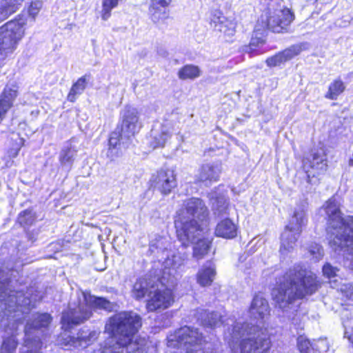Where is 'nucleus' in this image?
Here are the masks:
<instances>
[{"label": "nucleus", "mask_w": 353, "mask_h": 353, "mask_svg": "<svg viewBox=\"0 0 353 353\" xmlns=\"http://www.w3.org/2000/svg\"><path fill=\"white\" fill-rule=\"evenodd\" d=\"M77 302H70L68 310L63 312L61 323L65 330L83 323L92 316V309L113 310L114 305L108 299L91 295L89 292H81L77 295Z\"/></svg>", "instance_id": "nucleus-7"}, {"label": "nucleus", "mask_w": 353, "mask_h": 353, "mask_svg": "<svg viewBox=\"0 0 353 353\" xmlns=\"http://www.w3.org/2000/svg\"><path fill=\"white\" fill-rule=\"evenodd\" d=\"M306 203L295 209L290 223L286 225L281 237L280 252L282 255H287L291 252L295 245L302 228L305 225L307 219L305 216Z\"/></svg>", "instance_id": "nucleus-12"}, {"label": "nucleus", "mask_w": 353, "mask_h": 353, "mask_svg": "<svg viewBox=\"0 0 353 353\" xmlns=\"http://www.w3.org/2000/svg\"><path fill=\"white\" fill-rule=\"evenodd\" d=\"M124 140L127 141L126 138L121 137V130L112 132L109 139V152H112L121 141L124 143Z\"/></svg>", "instance_id": "nucleus-43"}, {"label": "nucleus", "mask_w": 353, "mask_h": 353, "mask_svg": "<svg viewBox=\"0 0 353 353\" xmlns=\"http://www.w3.org/2000/svg\"><path fill=\"white\" fill-rule=\"evenodd\" d=\"M185 259V256L184 254H173L172 257L168 256L163 262V280H168V276L173 275L176 269L181 266L183 263V261Z\"/></svg>", "instance_id": "nucleus-26"}, {"label": "nucleus", "mask_w": 353, "mask_h": 353, "mask_svg": "<svg viewBox=\"0 0 353 353\" xmlns=\"http://www.w3.org/2000/svg\"><path fill=\"white\" fill-rule=\"evenodd\" d=\"M211 26L214 30L228 35L233 34L234 32L235 24L220 12L214 14L211 19Z\"/></svg>", "instance_id": "nucleus-27"}, {"label": "nucleus", "mask_w": 353, "mask_h": 353, "mask_svg": "<svg viewBox=\"0 0 353 353\" xmlns=\"http://www.w3.org/2000/svg\"><path fill=\"white\" fill-rule=\"evenodd\" d=\"M266 30L267 29L261 26V23L257 21L250 44L245 46L243 50L245 52L251 53L257 47L263 45L265 41Z\"/></svg>", "instance_id": "nucleus-28"}, {"label": "nucleus", "mask_w": 353, "mask_h": 353, "mask_svg": "<svg viewBox=\"0 0 353 353\" xmlns=\"http://www.w3.org/2000/svg\"><path fill=\"white\" fill-rule=\"evenodd\" d=\"M205 230L201 232L200 235H198L199 236L195 240L188 241L185 243L181 242L185 247L188 246L190 243L195 244L193 248V256L198 260L203 259L208 254L210 248L211 241L203 236Z\"/></svg>", "instance_id": "nucleus-24"}, {"label": "nucleus", "mask_w": 353, "mask_h": 353, "mask_svg": "<svg viewBox=\"0 0 353 353\" xmlns=\"http://www.w3.org/2000/svg\"><path fill=\"white\" fill-rule=\"evenodd\" d=\"M42 2L40 1H37L34 2H32L28 8V15L34 20L36 16L39 12L41 8H42Z\"/></svg>", "instance_id": "nucleus-45"}, {"label": "nucleus", "mask_w": 353, "mask_h": 353, "mask_svg": "<svg viewBox=\"0 0 353 353\" xmlns=\"http://www.w3.org/2000/svg\"><path fill=\"white\" fill-rule=\"evenodd\" d=\"M222 168L219 163H205L202 165L196 175V180L209 186L219 180Z\"/></svg>", "instance_id": "nucleus-18"}, {"label": "nucleus", "mask_w": 353, "mask_h": 353, "mask_svg": "<svg viewBox=\"0 0 353 353\" xmlns=\"http://www.w3.org/2000/svg\"><path fill=\"white\" fill-rule=\"evenodd\" d=\"M209 199L212 203V209L217 216H223L228 214V200L223 193L212 191L208 194Z\"/></svg>", "instance_id": "nucleus-21"}, {"label": "nucleus", "mask_w": 353, "mask_h": 353, "mask_svg": "<svg viewBox=\"0 0 353 353\" xmlns=\"http://www.w3.org/2000/svg\"><path fill=\"white\" fill-rule=\"evenodd\" d=\"M327 216L329 244L334 250H347L353 254V216L342 217L340 203L335 197L325 205Z\"/></svg>", "instance_id": "nucleus-5"}, {"label": "nucleus", "mask_w": 353, "mask_h": 353, "mask_svg": "<svg viewBox=\"0 0 353 353\" xmlns=\"http://www.w3.org/2000/svg\"><path fill=\"white\" fill-rule=\"evenodd\" d=\"M172 0H151L149 7V15L154 23L163 22L169 17L167 8Z\"/></svg>", "instance_id": "nucleus-20"}, {"label": "nucleus", "mask_w": 353, "mask_h": 353, "mask_svg": "<svg viewBox=\"0 0 353 353\" xmlns=\"http://www.w3.org/2000/svg\"><path fill=\"white\" fill-rule=\"evenodd\" d=\"M77 154L76 150L72 146L63 148L59 154V161L62 167L70 169Z\"/></svg>", "instance_id": "nucleus-34"}, {"label": "nucleus", "mask_w": 353, "mask_h": 353, "mask_svg": "<svg viewBox=\"0 0 353 353\" xmlns=\"http://www.w3.org/2000/svg\"><path fill=\"white\" fill-rule=\"evenodd\" d=\"M121 136L128 140L134 136L141 128L139 114L137 108L125 106L120 113Z\"/></svg>", "instance_id": "nucleus-13"}, {"label": "nucleus", "mask_w": 353, "mask_h": 353, "mask_svg": "<svg viewBox=\"0 0 353 353\" xmlns=\"http://www.w3.org/2000/svg\"><path fill=\"white\" fill-rule=\"evenodd\" d=\"M341 292L348 299H353V285L350 283L343 284L341 287Z\"/></svg>", "instance_id": "nucleus-47"}, {"label": "nucleus", "mask_w": 353, "mask_h": 353, "mask_svg": "<svg viewBox=\"0 0 353 353\" xmlns=\"http://www.w3.org/2000/svg\"><path fill=\"white\" fill-rule=\"evenodd\" d=\"M0 6L3 7V9L7 10L6 11H9L8 12V16L14 12L17 8L19 5H21L22 2L25 0H0Z\"/></svg>", "instance_id": "nucleus-42"}, {"label": "nucleus", "mask_w": 353, "mask_h": 353, "mask_svg": "<svg viewBox=\"0 0 353 353\" xmlns=\"http://www.w3.org/2000/svg\"><path fill=\"white\" fill-rule=\"evenodd\" d=\"M17 96L15 85H6L0 95V123L4 118L8 110L12 107L14 99Z\"/></svg>", "instance_id": "nucleus-23"}, {"label": "nucleus", "mask_w": 353, "mask_h": 353, "mask_svg": "<svg viewBox=\"0 0 353 353\" xmlns=\"http://www.w3.org/2000/svg\"><path fill=\"white\" fill-rule=\"evenodd\" d=\"M52 317L48 313H35L27 321L25 327L24 345L21 353H39L41 341L39 336L43 329L51 323Z\"/></svg>", "instance_id": "nucleus-10"}, {"label": "nucleus", "mask_w": 353, "mask_h": 353, "mask_svg": "<svg viewBox=\"0 0 353 353\" xmlns=\"http://www.w3.org/2000/svg\"><path fill=\"white\" fill-rule=\"evenodd\" d=\"M317 289L316 276L303 266L296 265L279 279L272 295L276 305L283 311L288 312V309L296 311L294 301L313 294Z\"/></svg>", "instance_id": "nucleus-2"}, {"label": "nucleus", "mask_w": 353, "mask_h": 353, "mask_svg": "<svg viewBox=\"0 0 353 353\" xmlns=\"http://www.w3.org/2000/svg\"><path fill=\"white\" fill-rule=\"evenodd\" d=\"M215 234L222 238L233 239L237 235V225L230 219H225L218 223Z\"/></svg>", "instance_id": "nucleus-29"}, {"label": "nucleus", "mask_w": 353, "mask_h": 353, "mask_svg": "<svg viewBox=\"0 0 353 353\" xmlns=\"http://www.w3.org/2000/svg\"><path fill=\"white\" fill-rule=\"evenodd\" d=\"M309 252L316 261L323 256V249L318 244L312 245L309 249Z\"/></svg>", "instance_id": "nucleus-46"}, {"label": "nucleus", "mask_w": 353, "mask_h": 353, "mask_svg": "<svg viewBox=\"0 0 353 353\" xmlns=\"http://www.w3.org/2000/svg\"><path fill=\"white\" fill-rule=\"evenodd\" d=\"M339 270L336 267L332 266L330 263H327L323 267V275L329 279L336 276Z\"/></svg>", "instance_id": "nucleus-44"}, {"label": "nucleus", "mask_w": 353, "mask_h": 353, "mask_svg": "<svg viewBox=\"0 0 353 353\" xmlns=\"http://www.w3.org/2000/svg\"><path fill=\"white\" fill-rule=\"evenodd\" d=\"M201 321L204 326L210 327L219 326L223 323L222 316L218 312L206 311L201 314Z\"/></svg>", "instance_id": "nucleus-35"}, {"label": "nucleus", "mask_w": 353, "mask_h": 353, "mask_svg": "<svg viewBox=\"0 0 353 353\" xmlns=\"http://www.w3.org/2000/svg\"><path fill=\"white\" fill-rule=\"evenodd\" d=\"M99 332L97 331H90L89 330H82L78 334L77 336H72L70 339L71 345L74 347L85 348L92 343L98 337Z\"/></svg>", "instance_id": "nucleus-30"}, {"label": "nucleus", "mask_w": 353, "mask_h": 353, "mask_svg": "<svg viewBox=\"0 0 353 353\" xmlns=\"http://www.w3.org/2000/svg\"><path fill=\"white\" fill-rule=\"evenodd\" d=\"M18 341L14 334L3 339L0 353H15Z\"/></svg>", "instance_id": "nucleus-38"}, {"label": "nucleus", "mask_w": 353, "mask_h": 353, "mask_svg": "<svg viewBox=\"0 0 353 353\" xmlns=\"http://www.w3.org/2000/svg\"><path fill=\"white\" fill-rule=\"evenodd\" d=\"M9 272L0 270V301L3 303L5 314L16 323H22L25 314L34 306L35 299L30 296L32 290L26 293L12 289Z\"/></svg>", "instance_id": "nucleus-6"}, {"label": "nucleus", "mask_w": 353, "mask_h": 353, "mask_svg": "<svg viewBox=\"0 0 353 353\" xmlns=\"http://www.w3.org/2000/svg\"><path fill=\"white\" fill-rule=\"evenodd\" d=\"M294 19V14L290 9L272 2L258 21L267 30L280 33L287 32Z\"/></svg>", "instance_id": "nucleus-11"}, {"label": "nucleus", "mask_w": 353, "mask_h": 353, "mask_svg": "<svg viewBox=\"0 0 353 353\" xmlns=\"http://www.w3.org/2000/svg\"><path fill=\"white\" fill-rule=\"evenodd\" d=\"M250 316L256 319H264L270 314L268 301L261 295H256L250 307Z\"/></svg>", "instance_id": "nucleus-22"}, {"label": "nucleus", "mask_w": 353, "mask_h": 353, "mask_svg": "<svg viewBox=\"0 0 353 353\" xmlns=\"http://www.w3.org/2000/svg\"><path fill=\"white\" fill-rule=\"evenodd\" d=\"M35 220V216L32 210L27 209L18 216L17 221L23 227L30 226L33 224Z\"/></svg>", "instance_id": "nucleus-39"}, {"label": "nucleus", "mask_w": 353, "mask_h": 353, "mask_svg": "<svg viewBox=\"0 0 353 353\" xmlns=\"http://www.w3.org/2000/svg\"><path fill=\"white\" fill-rule=\"evenodd\" d=\"M204 341L197 328L183 326L168 337V346L185 350V353H212V350H202Z\"/></svg>", "instance_id": "nucleus-9"}, {"label": "nucleus", "mask_w": 353, "mask_h": 353, "mask_svg": "<svg viewBox=\"0 0 353 353\" xmlns=\"http://www.w3.org/2000/svg\"><path fill=\"white\" fill-rule=\"evenodd\" d=\"M173 133V125L170 121H165L151 130L150 145L153 148H163L171 138Z\"/></svg>", "instance_id": "nucleus-17"}, {"label": "nucleus", "mask_w": 353, "mask_h": 353, "mask_svg": "<svg viewBox=\"0 0 353 353\" xmlns=\"http://www.w3.org/2000/svg\"><path fill=\"white\" fill-rule=\"evenodd\" d=\"M118 2L119 0H103L101 11L103 20L107 21L110 17L112 10L118 6Z\"/></svg>", "instance_id": "nucleus-40"}, {"label": "nucleus", "mask_w": 353, "mask_h": 353, "mask_svg": "<svg viewBox=\"0 0 353 353\" xmlns=\"http://www.w3.org/2000/svg\"><path fill=\"white\" fill-rule=\"evenodd\" d=\"M26 21L25 15H18L14 20L9 21L0 27L1 59H6L17 50L25 34Z\"/></svg>", "instance_id": "nucleus-8"}, {"label": "nucleus", "mask_w": 353, "mask_h": 353, "mask_svg": "<svg viewBox=\"0 0 353 353\" xmlns=\"http://www.w3.org/2000/svg\"><path fill=\"white\" fill-rule=\"evenodd\" d=\"M325 345V341H318L311 342L306 336L301 335L296 339V345L301 353H319L322 350L321 345Z\"/></svg>", "instance_id": "nucleus-31"}, {"label": "nucleus", "mask_w": 353, "mask_h": 353, "mask_svg": "<svg viewBox=\"0 0 353 353\" xmlns=\"http://www.w3.org/2000/svg\"><path fill=\"white\" fill-rule=\"evenodd\" d=\"M201 75V71L197 65L188 64L178 72V77L181 80L195 79Z\"/></svg>", "instance_id": "nucleus-33"}, {"label": "nucleus", "mask_w": 353, "mask_h": 353, "mask_svg": "<svg viewBox=\"0 0 353 353\" xmlns=\"http://www.w3.org/2000/svg\"><path fill=\"white\" fill-rule=\"evenodd\" d=\"M141 318L133 312H121L109 319L105 330L114 337L105 342L101 353H147L146 341L136 334Z\"/></svg>", "instance_id": "nucleus-1"}, {"label": "nucleus", "mask_w": 353, "mask_h": 353, "mask_svg": "<svg viewBox=\"0 0 353 353\" xmlns=\"http://www.w3.org/2000/svg\"><path fill=\"white\" fill-rule=\"evenodd\" d=\"M216 275V269L211 261L206 262L196 274L197 283L202 287L209 286L213 282Z\"/></svg>", "instance_id": "nucleus-25"}, {"label": "nucleus", "mask_w": 353, "mask_h": 353, "mask_svg": "<svg viewBox=\"0 0 353 353\" xmlns=\"http://www.w3.org/2000/svg\"><path fill=\"white\" fill-rule=\"evenodd\" d=\"M345 90L344 83L340 79H335L330 84L328 91L325 97L331 100H336Z\"/></svg>", "instance_id": "nucleus-37"}, {"label": "nucleus", "mask_w": 353, "mask_h": 353, "mask_svg": "<svg viewBox=\"0 0 353 353\" xmlns=\"http://www.w3.org/2000/svg\"><path fill=\"white\" fill-rule=\"evenodd\" d=\"M212 353H216V352L212 351Z\"/></svg>", "instance_id": "nucleus-49"}, {"label": "nucleus", "mask_w": 353, "mask_h": 353, "mask_svg": "<svg viewBox=\"0 0 353 353\" xmlns=\"http://www.w3.org/2000/svg\"><path fill=\"white\" fill-rule=\"evenodd\" d=\"M88 80V76L84 75L72 84L67 97L69 101L74 102L77 98L84 92L87 87Z\"/></svg>", "instance_id": "nucleus-32"}, {"label": "nucleus", "mask_w": 353, "mask_h": 353, "mask_svg": "<svg viewBox=\"0 0 353 353\" xmlns=\"http://www.w3.org/2000/svg\"><path fill=\"white\" fill-rule=\"evenodd\" d=\"M311 167L319 171H325L327 168V158L323 149L320 148L312 154Z\"/></svg>", "instance_id": "nucleus-36"}, {"label": "nucleus", "mask_w": 353, "mask_h": 353, "mask_svg": "<svg viewBox=\"0 0 353 353\" xmlns=\"http://www.w3.org/2000/svg\"><path fill=\"white\" fill-rule=\"evenodd\" d=\"M304 46L305 44L303 43L291 46L283 51L268 58L265 62L269 67L279 66L282 63H284L300 54V52L304 49Z\"/></svg>", "instance_id": "nucleus-19"}, {"label": "nucleus", "mask_w": 353, "mask_h": 353, "mask_svg": "<svg viewBox=\"0 0 353 353\" xmlns=\"http://www.w3.org/2000/svg\"><path fill=\"white\" fill-rule=\"evenodd\" d=\"M150 181L154 189L165 195L176 187V174L171 169H161L152 175Z\"/></svg>", "instance_id": "nucleus-15"}, {"label": "nucleus", "mask_w": 353, "mask_h": 353, "mask_svg": "<svg viewBox=\"0 0 353 353\" xmlns=\"http://www.w3.org/2000/svg\"><path fill=\"white\" fill-rule=\"evenodd\" d=\"M231 353H267L271 341L266 329L236 322L225 336Z\"/></svg>", "instance_id": "nucleus-3"}, {"label": "nucleus", "mask_w": 353, "mask_h": 353, "mask_svg": "<svg viewBox=\"0 0 353 353\" xmlns=\"http://www.w3.org/2000/svg\"><path fill=\"white\" fill-rule=\"evenodd\" d=\"M208 216V208L201 199L192 197L184 201L174 221L179 241L185 243L195 240L205 230Z\"/></svg>", "instance_id": "nucleus-4"}, {"label": "nucleus", "mask_w": 353, "mask_h": 353, "mask_svg": "<svg viewBox=\"0 0 353 353\" xmlns=\"http://www.w3.org/2000/svg\"><path fill=\"white\" fill-rule=\"evenodd\" d=\"M349 163H350V165L353 166V154H352V158L350 159Z\"/></svg>", "instance_id": "nucleus-48"}, {"label": "nucleus", "mask_w": 353, "mask_h": 353, "mask_svg": "<svg viewBox=\"0 0 353 353\" xmlns=\"http://www.w3.org/2000/svg\"><path fill=\"white\" fill-rule=\"evenodd\" d=\"M10 139L14 142L11 148L9 150V156L11 157H15L17 156L21 148L24 143L23 138L20 137L19 134L12 133L11 134Z\"/></svg>", "instance_id": "nucleus-41"}, {"label": "nucleus", "mask_w": 353, "mask_h": 353, "mask_svg": "<svg viewBox=\"0 0 353 353\" xmlns=\"http://www.w3.org/2000/svg\"><path fill=\"white\" fill-rule=\"evenodd\" d=\"M174 301L172 291L164 288L159 289L155 288L153 292L148 294L146 303V309L148 312H161L170 307Z\"/></svg>", "instance_id": "nucleus-14"}, {"label": "nucleus", "mask_w": 353, "mask_h": 353, "mask_svg": "<svg viewBox=\"0 0 353 353\" xmlns=\"http://www.w3.org/2000/svg\"><path fill=\"white\" fill-rule=\"evenodd\" d=\"M158 282H161L162 284L164 282V280L162 279V277L160 278L159 274L154 278H152L150 274H148L138 279L133 286L132 296L137 300H140L146 295L148 296V294L158 287Z\"/></svg>", "instance_id": "nucleus-16"}]
</instances>
